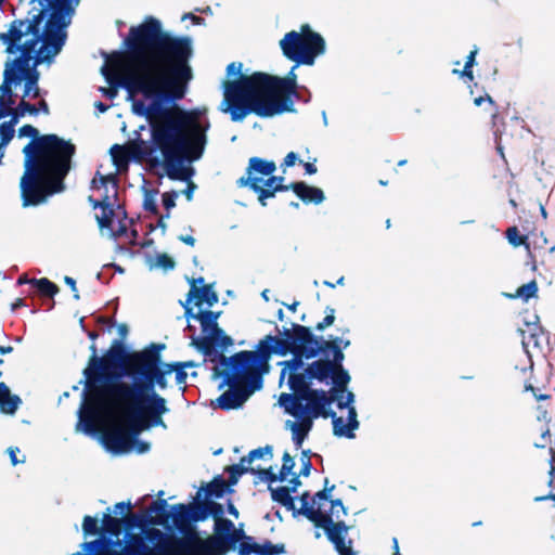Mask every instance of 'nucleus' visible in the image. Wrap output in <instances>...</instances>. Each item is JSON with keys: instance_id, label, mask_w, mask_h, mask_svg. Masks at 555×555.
I'll list each match as a JSON object with an SVG mask.
<instances>
[{"instance_id": "nucleus-1", "label": "nucleus", "mask_w": 555, "mask_h": 555, "mask_svg": "<svg viewBox=\"0 0 555 555\" xmlns=\"http://www.w3.org/2000/svg\"><path fill=\"white\" fill-rule=\"evenodd\" d=\"M30 141L23 147L24 172L20 179L22 206L37 207L65 191V179L74 168L76 145L55 133L40 134L33 125L18 129Z\"/></svg>"}, {"instance_id": "nucleus-2", "label": "nucleus", "mask_w": 555, "mask_h": 555, "mask_svg": "<svg viewBox=\"0 0 555 555\" xmlns=\"http://www.w3.org/2000/svg\"><path fill=\"white\" fill-rule=\"evenodd\" d=\"M120 51H127L135 61L133 68H142L147 62L153 70L162 68L177 78L193 79L190 64L194 55L192 37L177 36L164 29L162 21L153 15L129 28Z\"/></svg>"}, {"instance_id": "nucleus-3", "label": "nucleus", "mask_w": 555, "mask_h": 555, "mask_svg": "<svg viewBox=\"0 0 555 555\" xmlns=\"http://www.w3.org/2000/svg\"><path fill=\"white\" fill-rule=\"evenodd\" d=\"M276 331L286 337L285 347L289 350L288 354H292V359L278 363L282 367L279 384L281 386L287 377L289 393H307L313 382H319L317 360L305 362L320 356L313 333L310 327L294 322L291 328L284 326L280 330L276 326Z\"/></svg>"}, {"instance_id": "nucleus-4", "label": "nucleus", "mask_w": 555, "mask_h": 555, "mask_svg": "<svg viewBox=\"0 0 555 555\" xmlns=\"http://www.w3.org/2000/svg\"><path fill=\"white\" fill-rule=\"evenodd\" d=\"M190 112L183 116H166L160 121L150 122V140L133 131L131 140V160L139 163L144 159L154 160L155 157L177 156L188 154L190 150V137L186 133Z\"/></svg>"}, {"instance_id": "nucleus-5", "label": "nucleus", "mask_w": 555, "mask_h": 555, "mask_svg": "<svg viewBox=\"0 0 555 555\" xmlns=\"http://www.w3.org/2000/svg\"><path fill=\"white\" fill-rule=\"evenodd\" d=\"M286 337L280 335H267L259 340L255 351L242 350L231 357L223 358L220 370L215 369V377H221L219 389L225 385L238 383L243 376H260L269 372V360L272 354L285 357L288 349L285 347Z\"/></svg>"}, {"instance_id": "nucleus-6", "label": "nucleus", "mask_w": 555, "mask_h": 555, "mask_svg": "<svg viewBox=\"0 0 555 555\" xmlns=\"http://www.w3.org/2000/svg\"><path fill=\"white\" fill-rule=\"evenodd\" d=\"M165 344H150L139 351H132L126 366V378L130 385L122 382L116 388H121L127 395H143L156 392V387L164 390L168 387L167 376L173 373L171 363L163 362L162 351Z\"/></svg>"}, {"instance_id": "nucleus-7", "label": "nucleus", "mask_w": 555, "mask_h": 555, "mask_svg": "<svg viewBox=\"0 0 555 555\" xmlns=\"http://www.w3.org/2000/svg\"><path fill=\"white\" fill-rule=\"evenodd\" d=\"M89 349L91 354L82 372L86 393L89 390H103L112 395L118 384L126 378V366L132 351L120 339H114L102 356H99L94 343Z\"/></svg>"}, {"instance_id": "nucleus-8", "label": "nucleus", "mask_w": 555, "mask_h": 555, "mask_svg": "<svg viewBox=\"0 0 555 555\" xmlns=\"http://www.w3.org/2000/svg\"><path fill=\"white\" fill-rule=\"evenodd\" d=\"M72 20L69 10H53L48 13L41 9L23 20L30 34L46 36L43 46L38 48V52H41L39 62L51 61V57H56L61 53L67 40V28Z\"/></svg>"}, {"instance_id": "nucleus-9", "label": "nucleus", "mask_w": 555, "mask_h": 555, "mask_svg": "<svg viewBox=\"0 0 555 555\" xmlns=\"http://www.w3.org/2000/svg\"><path fill=\"white\" fill-rule=\"evenodd\" d=\"M171 82L160 72L153 70L147 62L142 68H132L129 76L120 83V88L130 92L135 91L150 102L152 115H160L176 106V99L166 92L164 86Z\"/></svg>"}, {"instance_id": "nucleus-10", "label": "nucleus", "mask_w": 555, "mask_h": 555, "mask_svg": "<svg viewBox=\"0 0 555 555\" xmlns=\"http://www.w3.org/2000/svg\"><path fill=\"white\" fill-rule=\"evenodd\" d=\"M243 63L232 62L227 66V77L232 80L222 82L223 100L219 105L222 113L230 114L233 121V114L236 108H246L256 95L261 93V80L257 76L263 72H255L250 75L243 74Z\"/></svg>"}, {"instance_id": "nucleus-11", "label": "nucleus", "mask_w": 555, "mask_h": 555, "mask_svg": "<svg viewBox=\"0 0 555 555\" xmlns=\"http://www.w3.org/2000/svg\"><path fill=\"white\" fill-rule=\"evenodd\" d=\"M220 312L211 310H199L196 313L197 321L201 323L202 336H193L192 345L203 353L209 362L215 363L220 370L223 365V351L233 345V339L228 336L218 325Z\"/></svg>"}, {"instance_id": "nucleus-12", "label": "nucleus", "mask_w": 555, "mask_h": 555, "mask_svg": "<svg viewBox=\"0 0 555 555\" xmlns=\"http://www.w3.org/2000/svg\"><path fill=\"white\" fill-rule=\"evenodd\" d=\"M279 95H283V99L278 100V95L259 93L249 105H246V108L234 111L233 122H242L249 114L260 118H272L285 113H297L294 100L300 99L298 91H279Z\"/></svg>"}, {"instance_id": "nucleus-13", "label": "nucleus", "mask_w": 555, "mask_h": 555, "mask_svg": "<svg viewBox=\"0 0 555 555\" xmlns=\"http://www.w3.org/2000/svg\"><path fill=\"white\" fill-rule=\"evenodd\" d=\"M278 404L284 412L295 418L294 423L300 426V430L309 434L313 426V420L330 417V411L324 410L322 401L315 402L307 393H286L279 396Z\"/></svg>"}, {"instance_id": "nucleus-14", "label": "nucleus", "mask_w": 555, "mask_h": 555, "mask_svg": "<svg viewBox=\"0 0 555 555\" xmlns=\"http://www.w3.org/2000/svg\"><path fill=\"white\" fill-rule=\"evenodd\" d=\"M81 397L76 428L87 436L98 437L99 431L95 428L94 418L108 405L109 398L115 397L103 390H89L86 393V388H83Z\"/></svg>"}, {"instance_id": "nucleus-15", "label": "nucleus", "mask_w": 555, "mask_h": 555, "mask_svg": "<svg viewBox=\"0 0 555 555\" xmlns=\"http://www.w3.org/2000/svg\"><path fill=\"white\" fill-rule=\"evenodd\" d=\"M115 398L132 399L133 405L130 410L133 422L144 417V414H167L170 410L167 401L157 392H145L143 395H127L124 389L116 388L112 393Z\"/></svg>"}, {"instance_id": "nucleus-16", "label": "nucleus", "mask_w": 555, "mask_h": 555, "mask_svg": "<svg viewBox=\"0 0 555 555\" xmlns=\"http://www.w3.org/2000/svg\"><path fill=\"white\" fill-rule=\"evenodd\" d=\"M246 380V387L240 388L237 383L228 385L230 388L216 399V406L223 410H237L248 400V398L263 387V379L260 376H243L241 380Z\"/></svg>"}, {"instance_id": "nucleus-17", "label": "nucleus", "mask_w": 555, "mask_h": 555, "mask_svg": "<svg viewBox=\"0 0 555 555\" xmlns=\"http://www.w3.org/2000/svg\"><path fill=\"white\" fill-rule=\"evenodd\" d=\"M152 162L164 168L166 176L172 181H190L195 175V169L191 166L194 159L188 157V154L155 157Z\"/></svg>"}, {"instance_id": "nucleus-18", "label": "nucleus", "mask_w": 555, "mask_h": 555, "mask_svg": "<svg viewBox=\"0 0 555 555\" xmlns=\"http://www.w3.org/2000/svg\"><path fill=\"white\" fill-rule=\"evenodd\" d=\"M300 65L294 63L289 72L284 76L280 77L276 75L264 73L257 76L261 80V93L266 95H279V91H292L298 90L297 74L296 69Z\"/></svg>"}, {"instance_id": "nucleus-19", "label": "nucleus", "mask_w": 555, "mask_h": 555, "mask_svg": "<svg viewBox=\"0 0 555 555\" xmlns=\"http://www.w3.org/2000/svg\"><path fill=\"white\" fill-rule=\"evenodd\" d=\"M204 500L207 505L209 517L215 519L214 532L216 534V545L219 547L224 543L230 544V546L233 545L231 531L234 528V524L232 520L223 517L224 508L222 504L215 502L211 499Z\"/></svg>"}, {"instance_id": "nucleus-20", "label": "nucleus", "mask_w": 555, "mask_h": 555, "mask_svg": "<svg viewBox=\"0 0 555 555\" xmlns=\"http://www.w3.org/2000/svg\"><path fill=\"white\" fill-rule=\"evenodd\" d=\"M178 516V531L181 534H186V528L201 521H205L209 518L207 512V505L205 500H197L195 504H176Z\"/></svg>"}, {"instance_id": "nucleus-21", "label": "nucleus", "mask_w": 555, "mask_h": 555, "mask_svg": "<svg viewBox=\"0 0 555 555\" xmlns=\"http://www.w3.org/2000/svg\"><path fill=\"white\" fill-rule=\"evenodd\" d=\"M279 44L286 60L297 63V65H305V63L311 61L310 57L305 55L306 46L304 38L296 30L286 33Z\"/></svg>"}, {"instance_id": "nucleus-22", "label": "nucleus", "mask_w": 555, "mask_h": 555, "mask_svg": "<svg viewBox=\"0 0 555 555\" xmlns=\"http://www.w3.org/2000/svg\"><path fill=\"white\" fill-rule=\"evenodd\" d=\"M320 359H317L319 382H326L337 367H344L345 353L340 348L333 346L330 350L320 349Z\"/></svg>"}, {"instance_id": "nucleus-23", "label": "nucleus", "mask_w": 555, "mask_h": 555, "mask_svg": "<svg viewBox=\"0 0 555 555\" xmlns=\"http://www.w3.org/2000/svg\"><path fill=\"white\" fill-rule=\"evenodd\" d=\"M299 499L301 501V507L297 511V513L314 522L317 527L323 528L326 537L327 530L332 528L337 529L338 525L343 521L338 520L337 522H334L331 515L323 514L321 508H315L310 503V493L308 491L304 492Z\"/></svg>"}, {"instance_id": "nucleus-24", "label": "nucleus", "mask_w": 555, "mask_h": 555, "mask_svg": "<svg viewBox=\"0 0 555 555\" xmlns=\"http://www.w3.org/2000/svg\"><path fill=\"white\" fill-rule=\"evenodd\" d=\"M528 327H529V334L526 335V332L520 330V334H521V345H522V348L525 350V352L527 353V356L529 357V359L531 358L530 356V351H529V348L532 347L534 349H537L539 352H542L543 351V344L545 343L547 346L550 345V333L546 332L540 324H539V317L535 315V321L532 322V323H527Z\"/></svg>"}, {"instance_id": "nucleus-25", "label": "nucleus", "mask_w": 555, "mask_h": 555, "mask_svg": "<svg viewBox=\"0 0 555 555\" xmlns=\"http://www.w3.org/2000/svg\"><path fill=\"white\" fill-rule=\"evenodd\" d=\"M191 115V113L189 114ZM188 126L191 128V138H190V149L193 151V159L198 160L205 151V146L207 144V135L210 124L208 119H205L203 122L193 120L191 116H189Z\"/></svg>"}, {"instance_id": "nucleus-26", "label": "nucleus", "mask_w": 555, "mask_h": 555, "mask_svg": "<svg viewBox=\"0 0 555 555\" xmlns=\"http://www.w3.org/2000/svg\"><path fill=\"white\" fill-rule=\"evenodd\" d=\"M190 284V292L188 294V302L195 301L196 306L206 304L212 307L218 301V295L212 289L211 285H205L206 280H186Z\"/></svg>"}, {"instance_id": "nucleus-27", "label": "nucleus", "mask_w": 555, "mask_h": 555, "mask_svg": "<svg viewBox=\"0 0 555 555\" xmlns=\"http://www.w3.org/2000/svg\"><path fill=\"white\" fill-rule=\"evenodd\" d=\"M16 285H28V294L50 300L48 310L54 307L53 297L57 294L59 287L51 280H16Z\"/></svg>"}, {"instance_id": "nucleus-28", "label": "nucleus", "mask_w": 555, "mask_h": 555, "mask_svg": "<svg viewBox=\"0 0 555 555\" xmlns=\"http://www.w3.org/2000/svg\"><path fill=\"white\" fill-rule=\"evenodd\" d=\"M347 412V424H345L343 417L337 416L334 411H330V417L332 418L333 424V433L336 437L353 439L356 437L353 431L360 426L358 421V413L354 406H350Z\"/></svg>"}, {"instance_id": "nucleus-29", "label": "nucleus", "mask_w": 555, "mask_h": 555, "mask_svg": "<svg viewBox=\"0 0 555 555\" xmlns=\"http://www.w3.org/2000/svg\"><path fill=\"white\" fill-rule=\"evenodd\" d=\"M41 52L36 53L35 62L31 64L30 70L24 75V94L23 98L31 96L34 99L40 95V88L38 86V81L40 79V73L37 67L41 64L51 65L55 57H51V61H38Z\"/></svg>"}, {"instance_id": "nucleus-30", "label": "nucleus", "mask_w": 555, "mask_h": 555, "mask_svg": "<svg viewBox=\"0 0 555 555\" xmlns=\"http://www.w3.org/2000/svg\"><path fill=\"white\" fill-rule=\"evenodd\" d=\"M349 531V526L345 521H341L337 529L327 530V539L334 545L335 551L339 555H358L352 548V540H348L346 543V535Z\"/></svg>"}, {"instance_id": "nucleus-31", "label": "nucleus", "mask_w": 555, "mask_h": 555, "mask_svg": "<svg viewBox=\"0 0 555 555\" xmlns=\"http://www.w3.org/2000/svg\"><path fill=\"white\" fill-rule=\"evenodd\" d=\"M232 493H234V489L229 487L225 479L221 475H217L209 483L198 489L196 499H221L224 496V494Z\"/></svg>"}, {"instance_id": "nucleus-32", "label": "nucleus", "mask_w": 555, "mask_h": 555, "mask_svg": "<svg viewBox=\"0 0 555 555\" xmlns=\"http://www.w3.org/2000/svg\"><path fill=\"white\" fill-rule=\"evenodd\" d=\"M347 391H349L347 388L336 385H333L328 391L313 388L311 386L307 391V395H309L315 402L322 401L324 403L323 405L325 411H333L331 405L344 397Z\"/></svg>"}, {"instance_id": "nucleus-33", "label": "nucleus", "mask_w": 555, "mask_h": 555, "mask_svg": "<svg viewBox=\"0 0 555 555\" xmlns=\"http://www.w3.org/2000/svg\"><path fill=\"white\" fill-rule=\"evenodd\" d=\"M164 414H144V417L137 418L133 422L132 413H129L128 423L130 426V434L135 438L142 430H147L153 427L167 428L166 423L163 420Z\"/></svg>"}, {"instance_id": "nucleus-34", "label": "nucleus", "mask_w": 555, "mask_h": 555, "mask_svg": "<svg viewBox=\"0 0 555 555\" xmlns=\"http://www.w3.org/2000/svg\"><path fill=\"white\" fill-rule=\"evenodd\" d=\"M276 165L273 160H268L258 156L250 157L242 178H267L274 173Z\"/></svg>"}, {"instance_id": "nucleus-35", "label": "nucleus", "mask_w": 555, "mask_h": 555, "mask_svg": "<svg viewBox=\"0 0 555 555\" xmlns=\"http://www.w3.org/2000/svg\"><path fill=\"white\" fill-rule=\"evenodd\" d=\"M284 180L285 178L283 176H274V173H271V176L262 178L261 182L263 185H272L276 192L293 191L300 201H306V197L300 194L301 191H305L307 188L305 181H295L289 184H284Z\"/></svg>"}, {"instance_id": "nucleus-36", "label": "nucleus", "mask_w": 555, "mask_h": 555, "mask_svg": "<svg viewBox=\"0 0 555 555\" xmlns=\"http://www.w3.org/2000/svg\"><path fill=\"white\" fill-rule=\"evenodd\" d=\"M103 447L113 454H124L131 450V440L119 433L106 434L101 437Z\"/></svg>"}, {"instance_id": "nucleus-37", "label": "nucleus", "mask_w": 555, "mask_h": 555, "mask_svg": "<svg viewBox=\"0 0 555 555\" xmlns=\"http://www.w3.org/2000/svg\"><path fill=\"white\" fill-rule=\"evenodd\" d=\"M146 514H155L159 518H154L155 521H164L165 527L168 526L169 521L172 520L176 528L178 529V516L179 514L176 509V505L171 507L168 505L166 500L159 499L153 502L150 511Z\"/></svg>"}, {"instance_id": "nucleus-38", "label": "nucleus", "mask_w": 555, "mask_h": 555, "mask_svg": "<svg viewBox=\"0 0 555 555\" xmlns=\"http://www.w3.org/2000/svg\"><path fill=\"white\" fill-rule=\"evenodd\" d=\"M88 202L91 204V206L94 209H96V208L102 209V215L100 217L96 216L99 228L101 230H103L104 228H111L115 212H114L112 204L109 203L108 195L105 194L101 201L95 199L92 196H89Z\"/></svg>"}, {"instance_id": "nucleus-39", "label": "nucleus", "mask_w": 555, "mask_h": 555, "mask_svg": "<svg viewBox=\"0 0 555 555\" xmlns=\"http://www.w3.org/2000/svg\"><path fill=\"white\" fill-rule=\"evenodd\" d=\"M36 55H27L24 53H20L13 60H8L4 65V70L14 77H22L24 79V75L30 70L31 64L35 62Z\"/></svg>"}, {"instance_id": "nucleus-40", "label": "nucleus", "mask_w": 555, "mask_h": 555, "mask_svg": "<svg viewBox=\"0 0 555 555\" xmlns=\"http://www.w3.org/2000/svg\"><path fill=\"white\" fill-rule=\"evenodd\" d=\"M306 53L311 59L310 62L305 65L312 66L315 59L323 55L326 52V42L320 33H313L305 40Z\"/></svg>"}, {"instance_id": "nucleus-41", "label": "nucleus", "mask_w": 555, "mask_h": 555, "mask_svg": "<svg viewBox=\"0 0 555 555\" xmlns=\"http://www.w3.org/2000/svg\"><path fill=\"white\" fill-rule=\"evenodd\" d=\"M157 72H160L167 79L171 82H168L170 86H164V89L167 93L171 94L176 99V103L182 100L188 91V85L191 80H186L183 78H177L173 74H169L166 70H162V68H155Z\"/></svg>"}, {"instance_id": "nucleus-42", "label": "nucleus", "mask_w": 555, "mask_h": 555, "mask_svg": "<svg viewBox=\"0 0 555 555\" xmlns=\"http://www.w3.org/2000/svg\"><path fill=\"white\" fill-rule=\"evenodd\" d=\"M262 178H240L236 180L237 188H247L254 193H261L266 198H273L276 195V191L272 185H263Z\"/></svg>"}, {"instance_id": "nucleus-43", "label": "nucleus", "mask_w": 555, "mask_h": 555, "mask_svg": "<svg viewBox=\"0 0 555 555\" xmlns=\"http://www.w3.org/2000/svg\"><path fill=\"white\" fill-rule=\"evenodd\" d=\"M31 1L35 2V0ZM80 1L81 0H36V2H38V4L40 5L41 10H46L48 11V13H50L53 10H69L72 18L75 15L76 8L78 7Z\"/></svg>"}, {"instance_id": "nucleus-44", "label": "nucleus", "mask_w": 555, "mask_h": 555, "mask_svg": "<svg viewBox=\"0 0 555 555\" xmlns=\"http://www.w3.org/2000/svg\"><path fill=\"white\" fill-rule=\"evenodd\" d=\"M102 539L103 540H113V538H118L121 533L122 528V519L112 517L109 513H105L102 518Z\"/></svg>"}, {"instance_id": "nucleus-45", "label": "nucleus", "mask_w": 555, "mask_h": 555, "mask_svg": "<svg viewBox=\"0 0 555 555\" xmlns=\"http://www.w3.org/2000/svg\"><path fill=\"white\" fill-rule=\"evenodd\" d=\"M152 525H164V521H155L154 517L145 512L138 513L127 518L125 521L122 520V527H125L127 531L137 528H145Z\"/></svg>"}, {"instance_id": "nucleus-46", "label": "nucleus", "mask_w": 555, "mask_h": 555, "mask_svg": "<svg viewBox=\"0 0 555 555\" xmlns=\"http://www.w3.org/2000/svg\"><path fill=\"white\" fill-rule=\"evenodd\" d=\"M231 537L233 539V545L230 546V544H222L221 547L216 545V534L212 539L209 540V545L211 548V553L215 555H225L232 550L236 548V545L244 540L245 537H248L243 529H236L235 527L231 531Z\"/></svg>"}, {"instance_id": "nucleus-47", "label": "nucleus", "mask_w": 555, "mask_h": 555, "mask_svg": "<svg viewBox=\"0 0 555 555\" xmlns=\"http://www.w3.org/2000/svg\"><path fill=\"white\" fill-rule=\"evenodd\" d=\"M101 74H102L103 78L105 79V81L107 82L108 88L102 87L100 89V91L102 92V94L105 98L111 99V100L115 99L118 94V89H121L119 85L125 81V79L129 76V74L127 76L120 78L119 80H117L108 73L105 65H103L101 67Z\"/></svg>"}, {"instance_id": "nucleus-48", "label": "nucleus", "mask_w": 555, "mask_h": 555, "mask_svg": "<svg viewBox=\"0 0 555 555\" xmlns=\"http://www.w3.org/2000/svg\"><path fill=\"white\" fill-rule=\"evenodd\" d=\"M9 33H10L11 41H12V43L16 48L15 54H17V52H18V50L21 48L22 39L25 36H28L30 34V31L26 27V22H24L23 20L17 18V20H14L10 24Z\"/></svg>"}, {"instance_id": "nucleus-49", "label": "nucleus", "mask_w": 555, "mask_h": 555, "mask_svg": "<svg viewBox=\"0 0 555 555\" xmlns=\"http://www.w3.org/2000/svg\"><path fill=\"white\" fill-rule=\"evenodd\" d=\"M176 264L175 259L166 253L156 254L154 258H147V266L151 270L160 269L167 273L168 271L173 270Z\"/></svg>"}, {"instance_id": "nucleus-50", "label": "nucleus", "mask_w": 555, "mask_h": 555, "mask_svg": "<svg viewBox=\"0 0 555 555\" xmlns=\"http://www.w3.org/2000/svg\"><path fill=\"white\" fill-rule=\"evenodd\" d=\"M538 293V284L535 280H530L529 283L521 285L517 288L515 294L509 293H503V296L511 298V299H522L525 302H527L529 299L537 297Z\"/></svg>"}, {"instance_id": "nucleus-51", "label": "nucleus", "mask_w": 555, "mask_h": 555, "mask_svg": "<svg viewBox=\"0 0 555 555\" xmlns=\"http://www.w3.org/2000/svg\"><path fill=\"white\" fill-rule=\"evenodd\" d=\"M22 83V77L17 76V77H14L12 75L9 74V72L7 73L5 70H3V82L2 85L0 86V92H1V99L2 96H8V98H11L13 96V90H12V87H17ZM13 100L11 99H8V101L5 102V104L8 106H11L13 105Z\"/></svg>"}, {"instance_id": "nucleus-52", "label": "nucleus", "mask_w": 555, "mask_h": 555, "mask_svg": "<svg viewBox=\"0 0 555 555\" xmlns=\"http://www.w3.org/2000/svg\"><path fill=\"white\" fill-rule=\"evenodd\" d=\"M117 544H119V542H114L113 540H103L100 538L93 541L83 542L81 544V548L85 552V555H96V553L113 547Z\"/></svg>"}, {"instance_id": "nucleus-53", "label": "nucleus", "mask_w": 555, "mask_h": 555, "mask_svg": "<svg viewBox=\"0 0 555 555\" xmlns=\"http://www.w3.org/2000/svg\"><path fill=\"white\" fill-rule=\"evenodd\" d=\"M250 472H254V467L249 466H243L242 460L238 464L230 465L225 468V473L229 475L228 485L229 487L233 488L235 486L240 478L245 474H250Z\"/></svg>"}, {"instance_id": "nucleus-54", "label": "nucleus", "mask_w": 555, "mask_h": 555, "mask_svg": "<svg viewBox=\"0 0 555 555\" xmlns=\"http://www.w3.org/2000/svg\"><path fill=\"white\" fill-rule=\"evenodd\" d=\"M29 36L30 38L26 39L24 42H21V48L17 53L36 55V53L38 52V44L41 43V46H43L46 36L37 34H29Z\"/></svg>"}, {"instance_id": "nucleus-55", "label": "nucleus", "mask_w": 555, "mask_h": 555, "mask_svg": "<svg viewBox=\"0 0 555 555\" xmlns=\"http://www.w3.org/2000/svg\"><path fill=\"white\" fill-rule=\"evenodd\" d=\"M300 194L301 196L306 197V201H302V203H305L306 205H320L325 201V194L323 190L314 185H309L308 183L305 191H301Z\"/></svg>"}, {"instance_id": "nucleus-56", "label": "nucleus", "mask_w": 555, "mask_h": 555, "mask_svg": "<svg viewBox=\"0 0 555 555\" xmlns=\"http://www.w3.org/2000/svg\"><path fill=\"white\" fill-rule=\"evenodd\" d=\"M141 189L143 192V209L154 215L158 214V206L156 203V195L158 194V190L149 189L145 185H143Z\"/></svg>"}, {"instance_id": "nucleus-57", "label": "nucleus", "mask_w": 555, "mask_h": 555, "mask_svg": "<svg viewBox=\"0 0 555 555\" xmlns=\"http://www.w3.org/2000/svg\"><path fill=\"white\" fill-rule=\"evenodd\" d=\"M15 125L16 117L10 118V120L3 121L0 125V147H7V145L12 141L15 133Z\"/></svg>"}, {"instance_id": "nucleus-58", "label": "nucleus", "mask_w": 555, "mask_h": 555, "mask_svg": "<svg viewBox=\"0 0 555 555\" xmlns=\"http://www.w3.org/2000/svg\"><path fill=\"white\" fill-rule=\"evenodd\" d=\"M237 548H238L240 555H251V554L261 555L262 545H259L254 540L253 537L248 535V537H245L244 540H242L238 543Z\"/></svg>"}, {"instance_id": "nucleus-59", "label": "nucleus", "mask_w": 555, "mask_h": 555, "mask_svg": "<svg viewBox=\"0 0 555 555\" xmlns=\"http://www.w3.org/2000/svg\"><path fill=\"white\" fill-rule=\"evenodd\" d=\"M128 100L131 102V111L134 115L139 117L149 118L152 116V112L150 108V102L146 103L147 100L143 99H134L130 94L128 96Z\"/></svg>"}, {"instance_id": "nucleus-60", "label": "nucleus", "mask_w": 555, "mask_h": 555, "mask_svg": "<svg viewBox=\"0 0 555 555\" xmlns=\"http://www.w3.org/2000/svg\"><path fill=\"white\" fill-rule=\"evenodd\" d=\"M350 374L345 367H337V370L333 373L331 378H328L326 382L320 383L325 385L332 384L347 388L348 384L350 383Z\"/></svg>"}, {"instance_id": "nucleus-61", "label": "nucleus", "mask_w": 555, "mask_h": 555, "mask_svg": "<svg viewBox=\"0 0 555 555\" xmlns=\"http://www.w3.org/2000/svg\"><path fill=\"white\" fill-rule=\"evenodd\" d=\"M272 450H273L272 447L269 444L254 449V450L249 451L247 455L242 457V463H251L255 460L262 459L264 455H269L271 459Z\"/></svg>"}, {"instance_id": "nucleus-62", "label": "nucleus", "mask_w": 555, "mask_h": 555, "mask_svg": "<svg viewBox=\"0 0 555 555\" xmlns=\"http://www.w3.org/2000/svg\"><path fill=\"white\" fill-rule=\"evenodd\" d=\"M268 489L271 493L272 501L281 505L283 504V502H288V498L292 496L288 487L281 486L273 488L272 486H268Z\"/></svg>"}, {"instance_id": "nucleus-63", "label": "nucleus", "mask_w": 555, "mask_h": 555, "mask_svg": "<svg viewBox=\"0 0 555 555\" xmlns=\"http://www.w3.org/2000/svg\"><path fill=\"white\" fill-rule=\"evenodd\" d=\"M25 114L38 115L39 109H37V107L35 105L23 100L16 107V111L10 115H11V118L16 117V124H17L20 118L25 116Z\"/></svg>"}, {"instance_id": "nucleus-64", "label": "nucleus", "mask_w": 555, "mask_h": 555, "mask_svg": "<svg viewBox=\"0 0 555 555\" xmlns=\"http://www.w3.org/2000/svg\"><path fill=\"white\" fill-rule=\"evenodd\" d=\"M82 532L85 537H90L100 533L98 519L92 516H85L82 522Z\"/></svg>"}]
</instances>
